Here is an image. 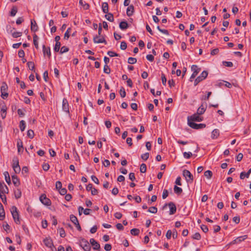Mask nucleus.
I'll return each mask as SVG.
<instances>
[{
  "label": "nucleus",
  "mask_w": 251,
  "mask_h": 251,
  "mask_svg": "<svg viewBox=\"0 0 251 251\" xmlns=\"http://www.w3.org/2000/svg\"><path fill=\"white\" fill-rule=\"evenodd\" d=\"M11 212L15 222L17 224H20L19 215L17 207L15 206H13L11 208Z\"/></svg>",
  "instance_id": "f257e3e1"
},
{
  "label": "nucleus",
  "mask_w": 251,
  "mask_h": 251,
  "mask_svg": "<svg viewBox=\"0 0 251 251\" xmlns=\"http://www.w3.org/2000/svg\"><path fill=\"white\" fill-rule=\"evenodd\" d=\"M79 245L84 251H90L91 250L89 243L84 238H81L79 240Z\"/></svg>",
  "instance_id": "f03ea898"
},
{
  "label": "nucleus",
  "mask_w": 251,
  "mask_h": 251,
  "mask_svg": "<svg viewBox=\"0 0 251 251\" xmlns=\"http://www.w3.org/2000/svg\"><path fill=\"white\" fill-rule=\"evenodd\" d=\"M168 206L170 208V212L169 214L170 215H173L174 214L176 211V205L175 203L173 202H170L169 203H166L164 204V205L162 207V209H165L167 206Z\"/></svg>",
  "instance_id": "7ed1b4c3"
},
{
  "label": "nucleus",
  "mask_w": 251,
  "mask_h": 251,
  "mask_svg": "<svg viewBox=\"0 0 251 251\" xmlns=\"http://www.w3.org/2000/svg\"><path fill=\"white\" fill-rule=\"evenodd\" d=\"M43 242L46 247L50 248L52 251H56V248L54 246L52 240L50 238H46Z\"/></svg>",
  "instance_id": "20e7f679"
},
{
  "label": "nucleus",
  "mask_w": 251,
  "mask_h": 251,
  "mask_svg": "<svg viewBox=\"0 0 251 251\" xmlns=\"http://www.w3.org/2000/svg\"><path fill=\"white\" fill-rule=\"evenodd\" d=\"M183 176L185 178L187 182L191 183L193 181V176L189 171L187 170H183Z\"/></svg>",
  "instance_id": "39448f33"
},
{
  "label": "nucleus",
  "mask_w": 251,
  "mask_h": 251,
  "mask_svg": "<svg viewBox=\"0 0 251 251\" xmlns=\"http://www.w3.org/2000/svg\"><path fill=\"white\" fill-rule=\"evenodd\" d=\"M188 125L191 128L196 129L203 128L205 127V126H206L205 124H196L195 123H194V122H192L191 121H188Z\"/></svg>",
  "instance_id": "423d86ee"
},
{
  "label": "nucleus",
  "mask_w": 251,
  "mask_h": 251,
  "mask_svg": "<svg viewBox=\"0 0 251 251\" xmlns=\"http://www.w3.org/2000/svg\"><path fill=\"white\" fill-rule=\"evenodd\" d=\"M191 70L193 72L191 77H190V81H192V79L194 78L201 71V68H199L197 65H193L191 67Z\"/></svg>",
  "instance_id": "0eeeda50"
},
{
  "label": "nucleus",
  "mask_w": 251,
  "mask_h": 251,
  "mask_svg": "<svg viewBox=\"0 0 251 251\" xmlns=\"http://www.w3.org/2000/svg\"><path fill=\"white\" fill-rule=\"evenodd\" d=\"M7 89V86L3 83L0 88L1 97L2 99H5L8 97V93L6 92Z\"/></svg>",
  "instance_id": "6e6552de"
},
{
  "label": "nucleus",
  "mask_w": 251,
  "mask_h": 251,
  "mask_svg": "<svg viewBox=\"0 0 251 251\" xmlns=\"http://www.w3.org/2000/svg\"><path fill=\"white\" fill-rule=\"evenodd\" d=\"M41 202L45 205L50 206L51 205L50 200L47 198L45 194H42L40 197Z\"/></svg>",
  "instance_id": "1a4fd4ad"
},
{
  "label": "nucleus",
  "mask_w": 251,
  "mask_h": 251,
  "mask_svg": "<svg viewBox=\"0 0 251 251\" xmlns=\"http://www.w3.org/2000/svg\"><path fill=\"white\" fill-rule=\"evenodd\" d=\"M200 115L196 114H194L191 116H189L187 118L188 122L191 121L193 122V121H196V122H201L202 121V118L201 117Z\"/></svg>",
  "instance_id": "9d476101"
},
{
  "label": "nucleus",
  "mask_w": 251,
  "mask_h": 251,
  "mask_svg": "<svg viewBox=\"0 0 251 251\" xmlns=\"http://www.w3.org/2000/svg\"><path fill=\"white\" fill-rule=\"evenodd\" d=\"M100 36L96 35L93 38V41L95 43L99 44V43H104L105 45L107 44V42L104 39V37L101 36V37H99Z\"/></svg>",
  "instance_id": "9b49d317"
},
{
  "label": "nucleus",
  "mask_w": 251,
  "mask_h": 251,
  "mask_svg": "<svg viewBox=\"0 0 251 251\" xmlns=\"http://www.w3.org/2000/svg\"><path fill=\"white\" fill-rule=\"evenodd\" d=\"M90 243L93 247V249L95 250H100V245L94 239H90Z\"/></svg>",
  "instance_id": "f8f14e48"
},
{
  "label": "nucleus",
  "mask_w": 251,
  "mask_h": 251,
  "mask_svg": "<svg viewBox=\"0 0 251 251\" xmlns=\"http://www.w3.org/2000/svg\"><path fill=\"white\" fill-rule=\"evenodd\" d=\"M8 189L4 182H0V193H8Z\"/></svg>",
  "instance_id": "ddd939ff"
},
{
  "label": "nucleus",
  "mask_w": 251,
  "mask_h": 251,
  "mask_svg": "<svg viewBox=\"0 0 251 251\" xmlns=\"http://www.w3.org/2000/svg\"><path fill=\"white\" fill-rule=\"evenodd\" d=\"M62 109L65 112L67 113L69 112V104L67 100L66 99H64L63 100Z\"/></svg>",
  "instance_id": "4468645a"
},
{
  "label": "nucleus",
  "mask_w": 251,
  "mask_h": 251,
  "mask_svg": "<svg viewBox=\"0 0 251 251\" xmlns=\"http://www.w3.org/2000/svg\"><path fill=\"white\" fill-rule=\"evenodd\" d=\"M38 30V26L35 20H31V30L36 32Z\"/></svg>",
  "instance_id": "2eb2a0df"
},
{
  "label": "nucleus",
  "mask_w": 251,
  "mask_h": 251,
  "mask_svg": "<svg viewBox=\"0 0 251 251\" xmlns=\"http://www.w3.org/2000/svg\"><path fill=\"white\" fill-rule=\"evenodd\" d=\"M134 12V6L133 5H129L126 9V14L128 16H131Z\"/></svg>",
  "instance_id": "dca6fc26"
},
{
  "label": "nucleus",
  "mask_w": 251,
  "mask_h": 251,
  "mask_svg": "<svg viewBox=\"0 0 251 251\" xmlns=\"http://www.w3.org/2000/svg\"><path fill=\"white\" fill-rule=\"evenodd\" d=\"M7 107L5 105H3L0 109L1 117L2 119H4L6 115Z\"/></svg>",
  "instance_id": "f3484780"
},
{
  "label": "nucleus",
  "mask_w": 251,
  "mask_h": 251,
  "mask_svg": "<svg viewBox=\"0 0 251 251\" xmlns=\"http://www.w3.org/2000/svg\"><path fill=\"white\" fill-rule=\"evenodd\" d=\"M220 135L219 130L218 129H214L211 133V138L213 139H217Z\"/></svg>",
  "instance_id": "a211bd4d"
},
{
  "label": "nucleus",
  "mask_w": 251,
  "mask_h": 251,
  "mask_svg": "<svg viewBox=\"0 0 251 251\" xmlns=\"http://www.w3.org/2000/svg\"><path fill=\"white\" fill-rule=\"evenodd\" d=\"M206 107L203 106V104H202L198 109L197 111V114L198 115H202L203 114L206 110Z\"/></svg>",
  "instance_id": "6ab92c4d"
},
{
  "label": "nucleus",
  "mask_w": 251,
  "mask_h": 251,
  "mask_svg": "<svg viewBox=\"0 0 251 251\" xmlns=\"http://www.w3.org/2000/svg\"><path fill=\"white\" fill-rule=\"evenodd\" d=\"M43 52L44 55L47 54L49 57L51 56L50 50V47L46 48L45 45L43 46Z\"/></svg>",
  "instance_id": "aec40b11"
},
{
  "label": "nucleus",
  "mask_w": 251,
  "mask_h": 251,
  "mask_svg": "<svg viewBox=\"0 0 251 251\" xmlns=\"http://www.w3.org/2000/svg\"><path fill=\"white\" fill-rule=\"evenodd\" d=\"M15 28H13V29L10 30V33H11L12 37L15 38L21 37L22 35V32L13 31V30Z\"/></svg>",
  "instance_id": "412c9836"
},
{
  "label": "nucleus",
  "mask_w": 251,
  "mask_h": 251,
  "mask_svg": "<svg viewBox=\"0 0 251 251\" xmlns=\"http://www.w3.org/2000/svg\"><path fill=\"white\" fill-rule=\"evenodd\" d=\"M5 218V212L2 204L0 202V220H3Z\"/></svg>",
  "instance_id": "4be33fe9"
},
{
  "label": "nucleus",
  "mask_w": 251,
  "mask_h": 251,
  "mask_svg": "<svg viewBox=\"0 0 251 251\" xmlns=\"http://www.w3.org/2000/svg\"><path fill=\"white\" fill-rule=\"evenodd\" d=\"M208 75V72L206 71H203L201 74V75L197 77L198 78H200V80L201 82L204 79H205Z\"/></svg>",
  "instance_id": "5701e85b"
},
{
  "label": "nucleus",
  "mask_w": 251,
  "mask_h": 251,
  "mask_svg": "<svg viewBox=\"0 0 251 251\" xmlns=\"http://www.w3.org/2000/svg\"><path fill=\"white\" fill-rule=\"evenodd\" d=\"M17 146L18 148V151L19 152H20L21 151H23V142L21 139L18 140Z\"/></svg>",
  "instance_id": "b1692460"
},
{
  "label": "nucleus",
  "mask_w": 251,
  "mask_h": 251,
  "mask_svg": "<svg viewBox=\"0 0 251 251\" xmlns=\"http://www.w3.org/2000/svg\"><path fill=\"white\" fill-rule=\"evenodd\" d=\"M102 9L104 13H108V4L107 2H104L102 3Z\"/></svg>",
  "instance_id": "393cba45"
},
{
  "label": "nucleus",
  "mask_w": 251,
  "mask_h": 251,
  "mask_svg": "<svg viewBox=\"0 0 251 251\" xmlns=\"http://www.w3.org/2000/svg\"><path fill=\"white\" fill-rule=\"evenodd\" d=\"M33 44H34V45L35 46V47L38 49L39 48V46H38V39H39V38L38 37V36L36 34H34L33 35Z\"/></svg>",
  "instance_id": "a878e982"
},
{
  "label": "nucleus",
  "mask_w": 251,
  "mask_h": 251,
  "mask_svg": "<svg viewBox=\"0 0 251 251\" xmlns=\"http://www.w3.org/2000/svg\"><path fill=\"white\" fill-rule=\"evenodd\" d=\"M12 179L13 183L15 186H18L19 185L20 181L16 176H15V175L12 176Z\"/></svg>",
  "instance_id": "bb28decb"
},
{
  "label": "nucleus",
  "mask_w": 251,
  "mask_h": 251,
  "mask_svg": "<svg viewBox=\"0 0 251 251\" xmlns=\"http://www.w3.org/2000/svg\"><path fill=\"white\" fill-rule=\"evenodd\" d=\"M120 28L122 30H125L128 27V24L126 21L121 22L119 25Z\"/></svg>",
  "instance_id": "cd10ccee"
},
{
  "label": "nucleus",
  "mask_w": 251,
  "mask_h": 251,
  "mask_svg": "<svg viewBox=\"0 0 251 251\" xmlns=\"http://www.w3.org/2000/svg\"><path fill=\"white\" fill-rule=\"evenodd\" d=\"M19 166V159L17 157L15 156L12 160V167H17Z\"/></svg>",
  "instance_id": "c85d7f7f"
},
{
  "label": "nucleus",
  "mask_w": 251,
  "mask_h": 251,
  "mask_svg": "<svg viewBox=\"0 0 251 251\" xmlns=\"http://www.w3.org/2000/svg\"><path fill=\"white\" fill-rule=\"evenodd\" d=\"M105 15V18L108 21L112 22L114 21V17L112 13H106Z\"/></svg>",
  "instance_id": "c756f323"
},
{
  "label": "nucleus",
  "mask_w": 251,
  "mask_h": 251,
  "mask_svg": "<svg viewBox=\"0 0 251 251\" xmlns=\"http://www.w3.org/2000/svg\"><path fill=\"white\" fill-rule=\"evenodd\" d=\"M70 220L71 222L74 223L75 225L78 223V221L77 219V218L74 215L72 214L70 216Z\"/></svg>",
  "instance_id": "7c9ffc66"
},
{
  "label": "nucleus",
  "mask_w": 251,
  "mask_h": 251,
  "mask_svg": "<svg viewBox=\"0 0 251 251\" xmlns=\"http://www.w3.org/2000/svg\"><path fill=\"white\" fill-rule=\"evenodd\" d=\"M71 30H72L71 28L69 27L67 29V31L65 32V33L64 34V39L65 40H67L69 38V37L70 36V33L71 32Z\"/></svg>",
  "instance_id": "2f4dec72"
},
{
  "label": "nucleus",
  "mask_w": 251,
  "mask_h": 251,
  "mask_svg": "<svg viewBox=\"0 0 251 251\" xmlns=\"http://www.w3.org/2000/svg\"><path fill=\"white\" fill-rule=\"evenodd\" d=\"M248 238L247 235H245L244 236H240L236 238V240L237 241V243L238 244L242 241H244L245 239H246Z\"/></svg>",
  "instance_id": "473e14b6"
},
{
  "label": "nucleus",
  "mask_w": 251,
  "mask_h": 251,
  "mask_svg": "<svg viewBox=\"0 0 251 251\" xmlns=\"http://www.w3.org/2000/svg\"><path fill=\"white\" fill-rule=\"evenodd\" d=\"M79 3L83 7V8L85 10L89 9V5L88 3L83 1V0H79Z\"/></svg>",
  "instance_id": "72a5a7b5"
},
{
  "label": "nucleus",
  "mask_w": 251,
  "mask_h": 251,
  "mask_svg": "<svg viewBox=\"0 0 251 251\" xmlns=\"http://www.w3.org/2000/svg\"><path fill=\"white\" fill-rule=\"evenodd\" d=\"M4 175L5 176V179L6 182L8 184H10L11 183V180L10 177L9 175V173L7 172H5L4 173Z\"/></svg>",
  "instance_id": "f704fd0d"
},
{
  "label": "nucleus",
  "mask_w": 251,
  "mask_h": 251,
  "mask_svg": "<svg viewBox=\"0 0 251 251\" xmlns=\"http://www.w3.org/2000/svg\"><path fill=\"white\" fill-rule=\"evenodd\" d=\"M174 189L175 193L177 195H179L182 192V188L176 185L175 186Z\"/></svg>",
  "instance_id": "c9c22d12"
},
{
  "label": "nucleus",
  "mask_w": 251,
  "mask_h": 251,
  "mask_svg": "<svg viewBox=\"0 0 251 251\" xmlns=\"http://www.w3.org/2000/svg\"><path fill=\"white\" fill-rule=\"evenodd\" d=\"M130 233L133 235L137 236L140 233V230L138 228H132L130 230Z\"/></svg>",
  "instance_id": "e433bc0d"
},
{
  "label": "nucleus",
  "mask_w": 251,
  "mask_h": 251,
  "mask_svg": "<svg viewBox=\"0 0 251 251\" xmlns=\"http://www.w3.org/2000/svg\"><path fill=\"white\" fill-rule=\"evenodd\" d=\"M20 128L22 131H24L25 128V121L22 120L20 122Z\"/></svg>",
  "instance_id": "4c0bfd02"
},
{
  "label": "nucleus",
  "mask_w": 251,
  "mask_h": 251,
  "mask_svg": "<svg viewBox=\"0 0 251 251\" xmlns=\"http://www.w3.org/2000/svg\"><path fill=\"white\" fill-rule=\"evenodd\" d=\"M27 136L28 138L32 139L34 136V131L32 129H29L27 132Z\"/></svg>",
  "instance_id": "58836bf2"
},
{
  "label": "nucleus",
  "mask_w": 251,
  "mask_h": 251,
  "mask_svg": "<svg viewBox=\"0 0 251 251\" xmlns=\"http://www.w3.org/2000/svg\"><path fill=\"white\" fill-rule=\"evenodd\" d=\"M212 172L210 170H207L204 172V176L208 179L212 177Z\"/></svg>",
  "instance_id": "ea45409f"
},
{
  "label": "nucleus",
  "mask_w": 251,
  "mask_h": 251,
  "mask_svg": "<svg viewBox=\"0 0 251 251\" xmlns=\"http://www.w3.org/2000/svg\"><path fill=\"white\" fill-rule=\"evenodd\" d=\"M27 66L30 70H34L35 68L34 64L32 61H29L27 63Z\"/></svg>",
  "instance_id": "a19ab883"
},
{
  "label": "nucleus",
  "mask_w": 251,
  "mask_h": 251,
  "mask_svg": "<svg viewBox=\"0 0 251 251\" xmlns=\"http://www.w3.org/2000/svg\"><path fill=\"white\" fill-rule=\"evenodd\" d=\"M120 94L122 98H125L126 96V93L123 87H121L120 90Z\"/></svg>",
  "instance_id": "79ce46f5"
},
{
  "label": "nucleus",
  "mask_w": 251,
  "mask_h": 251,
  "mask_svg": "<svg viewBox=\"0 0 251 251\" xmlns=\"http://www.w3.org/2000/svg\"><path fill=\"white\" fill-rule=\"evenodd\" d=\"M103 72L105 74H109L111 72L110 68L107 65H105L103 68Z\"/></svg>",
  "instance_id": "37998d69"
},
{
  "label": "nucleus",
  "mask_w": 251,
  "mask_h": 251,
  "mask_svg": "<svg viewBox=\"0 0 251 251\" xmlns=\"http://www.w3.org/2000/svg\"><path fill=\"white\" fill-rule=\"evenodd\" d=\"M148 211L150 213L155 214L157 212V208L155 206H152L149 208Z\"/></svg>",
  "instance_id": "c03bdc74"
},
{
  "label": "nucleus",
  "mask_w": 251,
  "mask_h": 251,
  "mask_svg": "<svg viewBox=\"0 0 251 251\" xmlns=\"http://www.w3.org/2000/svg\"><path fill=\"white\" fill-rule=\"evenodd\" d=\"M140 172L142 173H145L147 170L146 165L144 163H142L140 166Z\"/></svg>",
  "instance_id": "a18cd8bd"
},
{
  "label": "nucleus",
  "mask_w": 251,
  "mask_h": 251,
  "mask_svg": "<svg viewBox=\"0 0 251 251\" xmlns=\"http://www.w3.org/2000/svg\"><path fill=\"white\" fill-rule=\"evenodd\" d=\"M137 62V59L135 58H133L132 57H130L128 59V63L130 64H133L136 63Z\"/></svg>",
  "instance_id": "49530a36"
},
{
  "label": "nucleus",
  "mask_w": 251,
  "mask_h": 251,
  "mask_svg": "<svg viewBox=\"0 0 251 251\" xmlns=\"http://www.w3.org/2000/svg\"><path fill=\"white\" fill-rule=\"evenodd\" d=\"M192 237L193 239H196V240H200L201 238V235H200V234L199 232H197V233H195L192 236Z\"/></svg>",
  "instance_id": "de8ad7c7"
},
{
  "label": "nucleus",
  "mask_w": 251,
  "mask_h": 251,
  "mask_svg": "<svg viewBox=\"0 0 251 251\" xmlns=\"http://www.w3.org/2000/svg\"><path fill=\"white\" fill-rule=\"evenodd\" d=\"M5 194V193H0V198L4 204L6 203V197Z\"/></svg>",
  "instance_id": "09e8293b"
},
{
  "label": "nucleus",
  "mask_w": 251,
  "mask_h": 251,
  "mask_svg": "<svg viewBox=\"0 0 251 251\" xmlns=\"http://www.w3.org/2000/svg\"><path fill=\"white\" fill-rule=\"evenodd\" d=\"M69 51V48L66 46H63L61 49L60 52V53L62 54L65 52H67Z\"/></svg>",
  "instance_id": "8fccbe9b"
},
{
  "label": "nucleus",
  "mask_w": 251,
  "mask_h": 251,
  "mask_svg": "<svg viewBox=\"0 0 251 251\" xmlns=\"http://www.w3.org/2000/svg\"><path fill=\"white\" fill-rule=\"evenodd\" d=\"M161 80L163 85L165 86L166 85L167 78L165 75L163 73L161 74Z\"/></svg>",
  "instance_id": "3c124183"
},
{
  "label": "nucleus",
  "mask_w": 251,
  "mask_h": 251,
  "mask_svg": "<svg viewBox=\"0 0 251 251\" xmlns=\"http://www.w3.org/2000/svg\"><path fill=\"white\" fill-rule=\"evenodd\" d=\"M59 232L60 236L61 237H64L66 236L65 231L63 228H59Z\"/></svg>",
  "instance_id": "603ef678"
},
{
  "label": "nucleus",
  "mask_w": 251,
  "mask_h": 251,
  "mask_svg": "<svg viewBox=\"0 0 251 251\" xmlns=\"http://www.w3.org/2000/svg\"><path fill=\"white\" fill-rule=\"evenodd\" d=\"M60 46H61L60 43H56L55 45V47L54 48V51H55V52L59 51Z\"/></svg>",
  "instance_id": "864d4df0"
},
{
  "label": "nucleus",
  "mask_w": 251,
  "mask_h": 251,
  "mask_svg": "<svg viewBox=\"0 0 251 251\" xmlns=\"http://www.w3.org/2000/svg\"><path fill=\"white\" fill-rule=\"evenodd\" d=\"M25 110H24V109H18L17 110L18 114L20 117H23L25 115Z\"/></svg>",
  "instance_id": "5fc2aeb1"
},
{
  "label": "nucleus",
  "mask_w": 251,
  "mask_h": 251,
  "mask_svg": "<svg viewBox=\"0 0 251 251\" xmlns=\"http://www.w3.org/2000/svg\"><path fill=\"white\" fill-rule=\"evenodd\" d=\"M107 54L109 55L110 57H114V56H119V54L114 52L113 51H108L107 52Z\"/></svg>",
  "instance_id": "6e6d98bb"
},
{
  "label": "nucleus",
  "mask_w": 251,
  "mask_h": 251,
  "mask_svg": "<svg viewBox=\"0 0 251 251\" xmlns=\"http://www.w3.org/2000/svg\"><path fill=\"white\" fill-rule=\"evenodd\" d=\"M127 48V45L126 42L122 41L121 43L120 48L122 50H125Z\"/></svg>",
  "instance_id": "4d7b16f0"
},
{
  "label": "nucleus",
  "mask_w": 251,
  "mask_h": 251,
  "mask_svg": "<svg viewBox=\"0 0 251 251\" xmlns=\"http://www.w3.org/2000/svg\"><path fill=\"white\" fill-rule=\"evenodd\" d=\"M149 153L146 152L141 155V158L144 160H147L149 157Z\"/></svg>",
  "instance_id": "13d9d810"
},
{
  "label": "nucleus",
  "mask_w": 251,
  "mask_h": 251,
  "mask_svg": "<svg viewBox=\"0 0 251 251\" xmlns=\"http://www.w3.org/2000/svg\"><path fill=\"white\" fill-rule=\"evenodd\" d=\"M223 64L224 65L228 67H231L233 66L232 62L229 61H223Z\"/></svg>",
  "instance_id": "bf43d9fd"
},
{
  "label": "nucleus",
  "mask_w": 251,
  "mask_h": 251,
  "mask_svg": "<svg viewBox=\"0 0 251 251\" xmlns=\"http://www.w3.org/2000/svg\"><path fill=\"white\" fill-rule=\"evenodd\" d=\"M15 197L16 199H19L21 198L22 196V193L20 190L18 189L17 191L15 192Z\"/></svg>",
  "instance_id": "052dcab7"
},
{
  "label": "nucleus",
  "mask_w": 251,
  "mask_h": 251,
  "mask_svg": "<svg viewBox=\"0 0 251 251\" xmlns=\"http://www.w3.org/2000/svg\"><path fill=\"white\" fill-rule=\"evenodd\" d=\"M183 156L184 158L188 159L191 157V156L192 155V154L191 152H183Z\"/></svg>",
  "instance_id": "680f3d73"
},
{
  "label": "nucleus",
  "mask_w": 251,
  "mask_h": 251,
  "mask_svg": "<svg viewBox=\"0 0 251 251\" xmlns=\"http://www.w3.org/2000/svg\"><path fill=\"white\" fill-rule=\"evenodd\" d=\"M17 12V10L16 7H13L11 10L10 15L11 16H14L16 15Z\"/></svg>",
  "instance_id": "e2e57ef3"
},
{
  "label": "nucleus",
  "mask_w": 251,
  "mask_h": 251,
  "mask_svg": "<svg viewBox=\"0 0 251 251\" xmlns=\"http://www.w3.org/2000/svg\"><path fill=\"white\" fill-rule=\"evenodd\" d=\"M59 191V193L61 195H65L67 193V189L66 188H61V189H59L58 190Z\"/></svg>",
  "instance_id": "0e129e2a"
},
{
  "label": "nucleus",
  "mask_w": 251,
  "mask_h": 251,
  "mask_svg": "<svg viewBox=\"0 0 251 251\" xmlns=\"http://www.w3.org/2000/svg\"><path fill=\"white\" fill-rule=\"evenodd\" d=\"M42 168L45 171H47L50 169V165L48 163H44L42 165Z\"/></svg>",
  "instance_id": "69168bd1"
},
{
  "label": "nucleus",
  "mask_w": 251,
  "mask_h": 251,
  "mask_svg": "<svg viewBox=\"0 0 251 251\" xmlns=\"http://www.w3.org/2000/svg\"><path fill=\"white\" fill-rule=\"evenodd\" d=\"M56 189L58 190L62 188V183L60 181H57L55 183Z\"/></svg>",
  "instance_id": "338daca9"
},
{
  "label": "nucleus",
  "mask_w": 251,
  "mask_h": 251,
  "mask_svg": "<svg viewBox=\"0 0 251 251\" xmlns=\"http://www.w3.org/2000/svg\"><path fill=\"white\" fill-rule=\"evenodd\" d=\"M201 230L205 233H206L207 232H208V227L205 226V225H202L201 226Z\"/></svg>",
  "instance_id": "774afa93"
}]
</instances>
